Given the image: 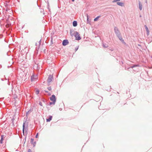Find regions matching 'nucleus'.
Listing matches in <instances>:
<instances>
[{"label":"nucleus","mask_w":152,"mask_h":152,"mask_svg":"<svg viewBox=\"0 0 152 152\" xmlns=\"http://www.w3.org/2000/svg\"><path fill=\"white\" fill-rule=\"evenodd\" d=\"M53 80V75H50L47 80V82L48 83L50 84Z\"/></svg>","instance_id":"f257e3e1"},{"label":"nucleus","mask_w":152,"mask_h":152,"mask_svg":"<svg viewBox=\"0 0 152 152\" xmlns=\"http://www.w3.org/2000/svg\"><path fill=\"white\" fill-rule=\"evenodd\" d=\"M75 37L76 40H79L81 39V37L80 36V35L79 34L77 31H75Z\"/></svg>","instance_id":"f03ea898"},{"label":"nucleus","mask_w":152,"mask_h":152,"mask_svg":"<svg viewBox=\"0 0 152 152\" xmlns=\"http://www.w3.org/2000/svg\"><path fill=\"white\" fill-rule=\"evenodd\" d=\"M115 32L117 36L121 34L120 31L117 27H115L114 28Z\"/></svg>","instance_id":"7ed1b4c3"},{"label":"nucleus","mask_w":152,"mask_h":152,"mask_svg":"<svg viewBox=\"0 0 152 152\" xmlns=\"http://www.w3.org/2000/svg\"><path fill=\"white\" fill-rule=\"evenodd\" d=\"M50 100L53 102H56V96L55 95H53L52 96L50 97Z\"/></svg>","instance_id":"20e7f679"},{"label":"nucleus","mask_w":152,"mask_h":152,"mask_svg":"<svg viewBox=\"0 0 152 152\" xmlns=\"http://www.w3.org/2000/svg\"><path fill=\"white\" fill-rule=\"evenodd\" d=\"M69 43L67 39L64 40L62 42V45L63 46H66Z\"/></svg>","instance_id":"39448f33"},{"label":"nucleus","mask_w":152,"mask_h":152,"mask_svg":"<svg viewBox=\"0 0 152 152\" xmlns=\"http://www.w3.org/2000/svg\"><path fill=\"white\" fill-rule=\"evenodd\" d=\"M118 37L119 39L123 43L125 44V43L124 42V40L123 39L122 36H121V34L117 36Z\"/></svg>","instance_id":"423d86ee"},{"label":"nucleus","mask_w":152,"mask_h":152,"mask_svg":"<svg viewBox=\"0 0 152 152\" xmlns=\"http://www.w3.org/2000/svg\"><path fill=\"white\" fill-rule=\"evenodd\" d=\"M37 79V77L35 76L34 75H32L31 76V81H35Z\"/></svg>","instance_id":"0eeeda50"},{"label":"nucleus","mask_w":152,"mask_h":152,"mask_svg":"<svg viewBox=\"0 0 152 152\" xmlns=\"http://www.w3.org/2000/svg\"><path fill=\"white\" fill-rule=\"evenodd\" d=\"M25 125V122H24L23 123V135H25L24 131H25V130H26Z\"/></svg>","instance_id":"6e6552de"},{"label":"nucleus","mask_w":152,"mask_h":152,"mask_svg":"<svg viewBox=\"0 0 152 152\" xmlns=\"http://www.w3.org/2000/svg\"><path fill=\"white\" fill-rule=\"evenodd\" d=\"M144 26L147 32V34L148 36L149 34V31L148 28L146 25H145Z\"/></svg>","instance_id":"1a4fd4ad"},{"label":"nucleus","mask_w":152,"mask_h":152,"mask_svg":"<svg viewBox=\"0 0 152 152\" xmlns=\"http://www.w3.org/2000/svg\"><path fill=\"white\" fill-rule=\"evenodd\" d=\"M31 143L32 144H33V146H35L36 144V142H34V139L32 138H31Z\"/></svg>","instance_id":"9d476101"},{"label":"nucleus","mask_w":152,"mask_h":152,"mask_svg":"<svg viewBox=\"0 0 152 152\" xmlns=\"http://www.w3.org/2000/svg\"><path fill=\"white\" fill-rule=\"evenodd\" d=\"M139 6L140 10H141L142 9V5L141 2L140 1H139Z\"/></svg>","instance_id":"9b49d317"},{"label":"nucleus","mask_w":152,"mask_h":152,"mask_svg":"<svg viewBox=\"0 0 152 152\" xmlns=\"http://www.w3.org/2000/svg\"><path fill=\"white\" fill-rule=\"evenodd\" d=\"M136 67H125V69L126 70H129L130 69V70H132V69H133V68H135Z\"/></svg>","instance_id":"f8f14e48"},{"label":"nucleus","mask_w":152,"mask_h":152,"mask_svg":"<svg viewBox=\"0 0 152 152\" xmlns=\"http://www.w3.org/2000/svg\"><path fill=\"white\" fill-rule=\"evenodd\" d=\"M117 4L120 6H123L124 5V3L121 2H117Z\"/></svg>","instance_id":"ddd939ff"},{"label":"nucleus","mask_w":152,"mask_h":152,"mask_svg":"<svg viewBox=\"0 0 152 152\" xmlns=\"http://www.w3.org/2000/svg\"><path fill=\"white\" fill-rule=\"evenodd\" d=\"M52 116H50L49 117L46 119V121L47 122H50L52 119Z\"/></svg>","instance_id":"4468645a"},{"label":"nucleus","mask_w":152,"mask_h":152,"mask_svg":"<svg viewBox=\"0 0 152 152\" xmlns=\"http://www.w3.org/2000/svg\"><path fill=\"white\" fill-rule=\"evenodd\" d=\"M73 25L74 27L77 26V22L76 21H74L73 22Z\"/></svg>","instance_id":"2eb2a0df"},{"label":"nucleus","mask_w":152,"mask_h":152,"mask_svg":"<svg viewBox=\"0 0 152 152\" xmlns=\"http://www.w3.org/2000/svg\"><path fill=\"white\" fill-rule=\"evenodd\" d=\"M32 111V110L30 109L26 113V115H27L29 113H30Z\"/></svg>","instance_id":"dca6fc26"},{"label":"nucleus","mask_w":152,"mask_h":152,"mask_svg":"<svg viewBox=\"0 0 152 152\" xmlns=\"http://www.w3.org/2000/svg\"><path fill=\"white\" fill-rule=\"evenodd\" d=\"M103 46L104 48H106L108 47V45H107L104 43L103 44Z\"/></svg>","instance_id":"f3484780"},{"label":"nucleus","mask_w":152,"mask_h":152,"mask_svg":"<svg viewBox=\"0 0 152 152\" xmlns=\"http://www.w3.org/2000/svg\"><path fill=\"white\" fill-rule=\"evenodd\" d=\"M100 17V16H98L97 17H96V18H95L94 19V21H96Z\"/></svg>","instance_id":"a211bd4d"},{"label":"nucleus","mask_w":152,"mask_h":152,"mask_svg":"<svg viewBox=\"0 0 152 152\" xmlns=\"http://www.w3.org/2000/svg\"><path fill=\"white\" fill-rule=\"evenodd\" d=\"M35 63V64L34 65V66H36V65L37 66H39V65H38V63H37V61H36Z\"/></svg>","instance_id":"6ab92c4d"},{"label":"nucleus","mask_w":152,"mask_h":152,"mask_svg":"<svg viewBox=\"0 0 152 152\" xmlns=\"http://www.w3.org/2000/svg\"><path fill=\"white\" fill-rule=\"evenodd\" d=\"M55 102H50V105H51L52 104H53V105H54L55 104Z\"/></svg>","instance_id":"aec40b11"},{"label":"nucleus","mask_w":152,"mask_h":152,"mask_svg":"<svg viewBox=\"0 0 152 152\" xmlns=\"http://www.w3.org/2000/svg\"><path fill=\"white\" fill-rule=\"evenodd\" d=\"M87 23H89V20H88V15H87Z\"/></svg>","instance_id":"412c9836"},{"label":"nucleus","mask_w":152,"mask_h":152,"mask_svg":"<svg viewBox=\"0 0 152 152\" xmlns=\"http://www.w3.org/2000/svg\"><path fill=\"white\" fill-rule=\"evenodd\" d=\"M39 93V90H37L36 91V93L37 94H38Z\"/></svg>","instance_id":"4be33fe9"},{"label":"nucleus","mask_w":152,"mask_h":152,"mask_svg":"<svg viewBox=\"0 0 152 152\" xmlns=\"http://www.w3.org/2000/svg\"><path fill=\"white\" fill-rule=\"evenodd\" d=\"M3 139H1V140H0V143L1 144H2L3 143Z\"/></svg>","instance_id":"5701e85b"},{"label":"nucleus","mask_w":152,"mask_h":152,"mask_svg":"<svg viewBox=\"0 0 152 152\" xmlns=\"http://www.w3.org/2000/svg\"><path fill=\"white\" fill-rule=\"evenodd\" d=\"M120 0H113V2H116L120 1Z\"/></svg>","instance_id":"b1692460"},{"label":"nucleus","mask_w":152,"mask_h":152,"mask_svg":"<svg viewBox=\"0 0 152 152\" xmlns=\"http://www.w3.org/2000/svg\"><path fill=\"white\" fill-rule=\"evenodd\" d=\"M78 48H79L78 46L77 47L75 48V51H77V50L78 49Z\"/></svg>","instance_id":"393cba45"},{"label":"nucleus","mask_w":152,"mask_h":152,"mask_svg":"<svg viewBox=\"0 0 152 152\" xmlns=\"http://www.w3.org/2000/svg\"><path fill=\"white\" fill-rule=\"evenodd\" d=\"M48 89L49 91H51V88L50 87H48Z\"/></svg>","instance_id":"a878e982"},{"label":"nucleus","mask_w":152,"mask_h":152,"mask_svg":"<svg viewBox=\"0 0 152 152\" xmlns=\"http://www.w3.org/2000/svg\"><path fill=\"white\" fill-rule=\"evenodd\" d=\"M39 105L42 106V103L41 102H39Z\"/></svg>","instance_id":"bb28decb"},{"label":"nucleus","mask_w":152,"mask_h":152,"mask_svg":"<svg viewBox=\"0 0 152 152\" xmlns=\"http://www.w3.org/2000/svg\"><path fill=\"white\" fill-rule=\"evenodd\" d=\"M1 139L2 138V139H3L4 138V136L3 135H1Z\"/></svg>","instance_id":"cd10ccee"},{"label":"nucleus","mask_w":152,"mask_h":152,"mask_svg":"<svg viewBox=\"0 0 152 152\" xmlns=\"http://www.w3.org/2000/svg\"><path fill=\"white\" fill-rule=\"evenodd\" d=\"M28 152H32V151L30 149H29L28 150Z\"/></svg>","instance_id":"c85d7f7f"},{"label":"nucleus","mask_w":152,"mask_h":152,"mask_svg":"<svg viewBox=\"0 0 152 152\" xmlns=\"http://www.w3.org/2000/svg\"><path fill=\"white\" fill-rule=\"evenodd\" d=\"M134 66V67H135V66H139V65H134L133 66Z\"/></svg>","instance_id":"c756f323"},{"label":"nucleus","mask_w":152,"mask_h":152,"mask_svg":"<svg viewBox=\"0 0 152 152\" xmlns=\"http://www.w3.org/2000/svg\"><path fill=\"white\" fill-rule=\"evenodd\" d=\"M38 134L37 133V134L36 135V136H35V137L36 138H37V137H38Z\"/></svg>","instance_id":"7c9ffc66"},{"label":"nucleus","mask_w":152,"mask_h":152,"mask_svg":"<svg viewBox=\"0 0 152 152\" xmlns=\"http://www.w3.org/2000/svg\"><path fill=\"white\" fill-rule=\"evenodd\" d=\"M27 134V131L26 130V132H25V134H26V135Z\"/></svg>","instance_id":"2f4dec72"},{"label":"nucleus","mask_w":152,"mask_h":152,"mask_svg":"<svg viewBox=\"0 0 152 152\" xmlns=\"http://www.w3.org/2000/svg\"><path fill=\"white\" fill-rule=\"evenodd\" d=\"M45 92H46V93H48V91H46V90H45Z\"/></svg>","instance_id":"473e14b6"},{"label":"nucleus","mask_w":152,"mask_h":152,"mask_svg":"<svg viewBox=\"0 0 152 152\" xmlns=\"http://www.w3.org/2000/svg\"><path fill=\"white\" fill-rule=\"evenodd\" d=\"M75 1V0H72V1Z\"/></svg>","instance_id":"72a5a7b5"},{"label":"nucleus","mask_w":152,"mask_h":152,"mask_svg":"<svg viewBox=\"0 0 152 152\" xmlns=\"http://www.w3.org/2000/svg\"><path fill=\"white\" fill-rule=\"evenodd\" d=\"M149 68H152V67H149Z\"/></svg>","instance_id":"f704fd0d"},{"label":"nucleus","mask_w":152,"mask_h":152,"mask_svg":"<svg viewBox=\"0 0 152 152\" xmlns=\"http://www.w3.org/2000/svg\"><path fill=\"white\" fill-rule=\"evenodd\" d=\"M111 51H113V50L111 49Z\"/></svg>","instance_id":"c9c22d12"},{"label":"nucleus","mask_w":152,"mask_h":152,"mask_svg":"<svg viewBox=\"0 0 152 152\" xmlns=\"http://www.w3.org/2000/svg\"><path fill=\"white\" fill-rule=\"evenodd\" d=\"M140 17H141V15H140Z\"/></svg>","instance_id":"e433bc0d"},{"label":"nucleus","mask_w":152,"mask_h":152,"mask_svg":"<svg viewBox=\"0 0 152 152\" xmlns=\"http://www.w3.org/2000/svg\"><path fill=\"white\" fill-rule=\"evenodd\" d=\"M9 66H8V67H9Z\"/></svg>","instance_id":"4c0bfd02"}]
</instances>
